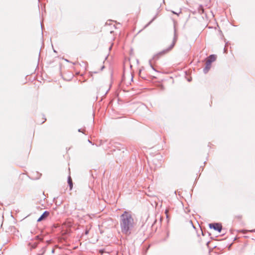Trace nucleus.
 Segmentation results:
<instances>
[{
    "instance_id": "1",
    "label": "nucleus",
    "mask_w": 255,
    "mask_h": 255,
    "mask_svg": "<svg viewBox=\"0 0 255 255\" xmlns=\"http://www.w3.org/2000/svg\"><path fill=\"white\" fill-rule=\"evenodd\" d=\"M120 223L121 231L126 235H129L136 225L131 213L126 211L120 216Z\"/></svg>"
},
{
    "instance_id": "2",
    "label": "nucleus",
    "mask_w": 255,
    "mask_h": 255,
    "mask_svg": "<svg viewBox=\"0 0 255 255\" xmlns=\"http://www.w3.org/2000/svg\"><path fill=\"white\" fill-rule=\"evenodd\" d=\"M174 37H173V39L172 42L171 44V45L167 49L162 50V51L160 52L159 53L157 54L156 55H155L154 56L153 58L158 59L160 56L167 53L174 47V46L176 43V42L177 41V34L176 33V29L175 25H174Z\"/></svg>"
},
{
    "instance_id": "3",
    "label": "nucleus",
    "mask_w": 255,
    "mask_h": 255,
    "mask_svg": "<svg viewBox=\"0 0 255 255\" xmlns=\"http://www.w3.org/2000/svg\"><path fill=\"white\" fill-rule=\"evenodd\" d=\"M209 226L210 229H213L214 230L218 231L219 233H221L222 230V226L221 223H211L209 225Z\"/></svg>"
},
{
    "instance_id": "4",
    "label": "nucleus",
    "mask_w": 255,
    "mask_h": 255,
    "mask_svg": "<svg viewBox=\"0 0 255 255\" xmlns=\"http://www.w3.org/2000/svg\"><path fill=\"white\" fill-rule=\"evenodd\" d=\"M50 213L48 211H45L43 212V213L40 216V217L37 219V222H39L43 220H45L49 215Z\"/></svg>"
},
{
    "instance_id": "5",
    "label": "nucleus",
    "mask_w": 255,
    "mask_h": 255,
    "mask_svg": "<svg viewBox=\"0 0 255 255\" xmlns=\"http://www.w3.org/2000/svg\"><path fill=\"white\" fill-rule=\"evenodd\" d=\"M211 64L210 63V62H206V66L203 69V72L205 74H206L208 72L209 70L211 68Z\"/></svg>"
},
{
    "instance_id": "6",
    "label": "nucleus",
    "mask_w": 255,
    "mask_h": 255,
    "mask_svg": "<svg viewBox=\"0 0 255 255\" xmlns=\"http://www.w3.org/2000/svg\"><path fill=\"white\" fill-rule=\"evenodd\" d=\"M216 59V56L215 55L212 54L210 55L206 60L207 62H210V63H212L213 62L215 61Z\"/></svg>"
},
{
    "instance_id": "7",
    "label": "nucleus",
    "mask_w": 255,
    "mask_h": 255,
    "mask_svg": "<svg viewBox=\"0 0 255 255\" xmlns=\"http://www.w3.org/2000/svg\"><path fill=\"white\" fill-rule=\"evenodd\" d=\"M67 182L69 184L70 189L71 190L73 188V182H72V178L70 175L68 177Z\"/></svg>"
},
{
    "instance_id": "8",
    "label": "nucleus",
    "mask_w": 255,
    "mask_h": 255,
    "mask_svg": "<svg viewBox=\"0 0 255 255\" xmlns=\"http://www.w3.org/2000/svg\"><path fill=\"white\" fill-rule=\"evenodd\" d=\"M198 10H199V12H200V13H204V9L203 6L201 5H199V8H198Z\"/></svg>"
},
{
    "instance_id": "9",
    "label": "nucleus",
    "mask_w": 255,
    "mask_h": 255,
    "mask_svg": "<svg viewBox=\"0 0 255 255\" xmlns=\"http://www.w3.org/2000/svg\"><path fill=\"white\" fill-rule=\"evenodd\" d=\"M156 18V15H155L145 26L144 28L147 27L148 25H149Z\"/></svg>"
},
{
    "instance_id": "10",
    "label": "nucleus",
    "mask_w": 255,
    "mask_h": 255,
    "mask_svg": "<svg viewBox=\"0 0 255 255\" xmlns=\"http://www.w3.org/2000/svg\"><path fill=\"white\" fill-rule=\"evenodd\" d=\"M149 62L150 65L151 67L152 68V69H153L154 70H155V69L154 68V67H153V66L152 65L151 60H149Z\"/></svg>"
},
{
    "instance_id": "11",
    "label": "nucleus",
    "mask_w": 255,
    "mask_h": 255,
    "mask_svg": "<svg viewBox=\"0 0 255 255\" xmlns=\"http://www.w3.org/2000/svg\"><path fill=\"white\" fill-rule=\"evenodd\" d=\"M36 239L37 240H40V241H41V240H42V239H41V238H40V236H36Z\"/></svg>"
},
{
    "instance_id": "12",
    "label": "nucleus",
    "mask_w": 255,
    "mask_h": 255,
    "mask_svg": "<svg viewBox=\"0 0 255 255\" xmlns=\"http://www.w3.org/2000/svg\"><path fill=\"white\" fill-rule=\"evenodd\" d=\"M168 212V210H165V214H166V218H168V214H167Z\"/></svg>"
},
{
    "instance_id": "13",
    "label": "nucleus",
    "mask_w": 255,
    "mask_h": 255,
    "mask_svg": "<svg viewBox=\"0 0 255 255\" xmlns=\"http://www.w3.org/2000/svg\"><path fill=\"white\" fill-rule=\"evenodd\" d=\"M78 131H79V132H83V133H85L84 131H83V130H82V129H81V128L79 129H78Z\"/></svg>"
},
{
    "instance_id": "14",
    "label": "nucleus",
    "mask_w": 255,
    "mask_h": 255,
    "mask_svg": "<svg viewBox=\"0 0 255 255\" xmlns=\"http://www.w3.org/2000/svg\"><path fill=\"white\" fill-rule=\"evenodd\" d=\"M246 232H255V229L250 230V231H246Z\"/></svg>"
},
{
    "instance_id": "15",
    "label": "nucleus",
    "mask_w": 255,
    "mask_h": 255,
    "mask_svg": "<svg viewBox=\"0 0 255 255\" xmlns=\"http://www.w3.org/2000/svg\"><path fill=\"white\" fill-rule=\"evenodd\" d=\"M85 234H86V235L88 234V233H89V230H85Z\"/></svg>"
},
{
    "instance_id": "16",
    "label": "nucleus",
    "mask_w": 255,
    "mask_h": 255,
    "mask_svg": "<svg viewBox=\"0 0 255 255\" xmlns=\"http://www.w3.org/2000/svg\"><path fill=\"white\" fill-rule=\"evenodd\" d=\"M36 246H37V244H35L34 246H33L32 248L33 249L35 248L36 247Z\"/></svg>"
},
{
    "instance_id": "17",
    "label": "nucleus",
    "mask_w": 255,
    "mask_h": 255,
    "mask_svg": "<svg viewBox=\"0 0 255 255\" xmlns=\"http://www.w3.org/2000/svg\"><path fill=\"white\" fill-rule=\"evenodd\" d=\"M43 249L44 250L43 253L42 254H38V255H42L44 254V253L45 251V248H43Z\"/></svg>"
},
{
    "instance_id": "18",
    "label": "nucleus",
    "mask_w": 255,
    "mask_h": 255,
    "mask_svg": "<svg viewBox=\"0 0 255 255\" xmlns=\"http://www.w3.org/2000/svg\"><path fill=\"white\" fill-rule=\"evenodd\" d=\"M54 252H55V250H54V249H53V250H52V251H51V253H52V254H54Z\"/></svg>"
},
{
    "instance_id": "19",
    "label": "nucleus",
    "mask_w": 255,
    "mask_h": 255,
    "mask_svg": "<svg viewBox=\"0 0 255 255\" xmlns=\"http://www.w3.org/2000/svg\"><path fill=\"white\" fill-rule=\"evenodd\" d=\"M46 120V119H44V121H43L42 122H41V124H42L44 123Z\"/></svg>"
},
{
    "instance_id": "20",
    "label": "nucleus",
    "mask_w": 255,
    "mask_h": 255,
    "mask_svg": "<svg viewBox=\"0 0 255 255\" xmlns=\"http://www.w3.org/2000/svg\"><path fill=\"white\" fill-rule=\"evenodd\" d=\"M41 28H42H42H43V25H42V23H41Z\"/></svg>"
},
{
    "instance_id": "21",
    "label": "nucleus",
    "mask_w": 255,
    "mask_h": 255,
    "mask_svg": "<svg viewBox=\"0 0 255 255\" xmlns=\"http://www.w3.org/2000/svg\"><path fill=\"white\" fill-rule=\"evenodd\" d=\"M89 142L91 143V141L90 140H88Z\"/></svg>"
}]
</instances>
